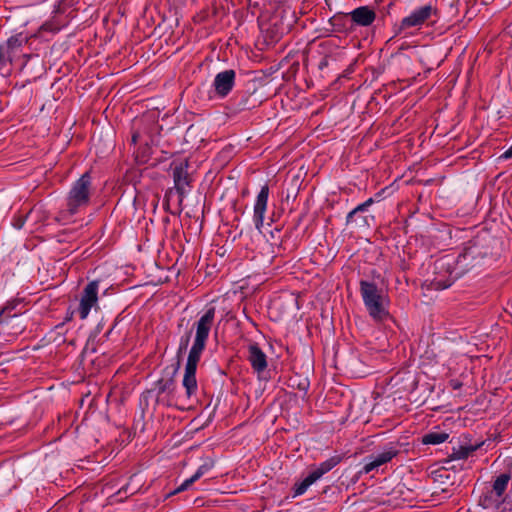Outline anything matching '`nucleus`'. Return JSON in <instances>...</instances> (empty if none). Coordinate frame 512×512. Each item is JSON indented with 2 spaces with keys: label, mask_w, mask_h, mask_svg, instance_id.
Returning a JSON list of instances; mask_svg holds the SVG:
<instances>
[{
  "label": "nucleus",
  "mask_w": 512,
  "mask_h": 512,
  "mask_svg": "<svg viewBox=\"0 0 512 512\" xmlns=\"http://www.w3.org/2000/svg\"><path fill=\"white\" fill-rule=\"evenodd\" d=\"M216 308L209 307L192 325L190 333L195 331L193 344L190 348L182 385L186 390V395L191 397L197 391L198 384L196 380V370L201 355L204 352L210 332L214 326Z\"/></svg>",
  "instance_id": "1"
},
{
  "label": "nucleus",
  "mask_w": 512,
  "mask_h": 512,
  "mask_svg": "<svg viewBox=\"0 0 512 512\" xmlns=\"http://www.w3.org/2000/svg\"><path fill=\"white\" fill-rule=\"evenodd\" d=\"M474 247L464 249L456 259L446 255L435 261V277L431 281V288L435 290H444L450 287L458 278L473 266L472 260L475 258Z\"/></svg>",
  "instance_id": "2"
},
{
  "label": "nucleus",
  "mask_w": 512,
  "mask_h": 512,
  "mask_svg": "<svg viewBox=\"0 0 512 512\" xmlns=\"http://www.w3.org/2000/svg\"><path fill=\"white\" fill-rule=\"evenodd\" d=\"M360 294L369 316L376 322H382L389 317L390 300L387 293L376 283L361 280Z\"/></svg>",
  "instance_id": "3"
},
{
  "label": "nucleus",
  "mask_w": 512,
  "mask_h": 512,
  "mask_svg": "<svg viewBox=\"0 0 512 512\" xmlns=\"http://www.w3.org/2000/svg\"><path fill=\"white\" fill-rule=\"evenodd\" d=\"M92 194V178L89 172H85L77 179L66 197V211L70 215H75L85 209L89 203Z\"/></svg>",
  "instance_id": "4"
},
{
  "label": "nucleus",
  "mask_w": 512,
  "mask_h": 512,
  "mask_svg": "<svg viewBox=\"0 0 512 512\" xmlns=\"http://www.w3.org/2000/svg\"><path fill=\"white\" fill-rule=\"evenodd\" d=\"M188 159L174 160L170 164L174 187L169 188L165 193V202L168 204L174 193L178 196V203L181 206L184 198L192 187L193 178L189 173Z\"/></svg>",
  "instance_id": "5"
},
{
  "label": "nucleus",
  "mask_w": 512,
  "mask_h": 512,
  "mask_svg": "<svg viewBox=\"0 0 512 512\" xmlns=\"http://www.w3.org/2000/svg\"><path fill=\"white\" fill-rule=\"evenodd\" d=\"M400 451L396 445H387L381 451L373 453L363 459V467L359 474H369L378 470L381 466L391 462L399 455Z\"/></svg>",
  "instance_id": "6"
},
{
  "label": "nucleus",
  "mask_w": 512,
  "mask_h": 512,
  "mask_svg": "<svg viewBox=\"0 0 512 512\" xmlns=\"http://www.w3.org/2000/svg\"><path fill=\"white\" fill-rule=\"evenodd\" d=\"M98 288V280L91 281L85 286L79 304V315L81 319L87 318L91 308L96 305L98 301Z\"/></svg>",
  "instance_id": "7"
},
{
  "label": "nucleus",
  "mask_w": 512,
  "mask_h": 512,
  "mask_svg": "<svg viewBox=\"0 0 512 512\" xmlns=\"http://www.w3.org/2000/svg\"><path fill=\"white\" fill-rule=\"evenodd\" d=\"M269 198V186L267 184L263 185L256 196V200L253 207V222L255 224V228L258 231H261L264 225L265 213L267 210Z\"/></svg>",
  "instance_id": "8"
},
{
  "label": "nucleus",
  "mask_w": 512,
  "mask_h": 512,
  "mask_svg": "<svg viewBox=\"0 0 512 512\" xmlns=\"http://www.w3.org/2000/svg\"><path fill=\"white\" fill-rule=\"evenodd\" d=\"M236 73L232 69L219 72L214 79L213 86L216 94L220 97H226L233 89Z\"/></svg>",
  "instance_id": "9"
},
{
  "label": "nucleus",
  "mask_w": 512,
  "mask_h": 512,
  "mask_svg": "<svg viewBox=\"0 0 512 512\" xmlns=\"http://www.w3.org/2000/svg\"><path fill=\"white\" fill-rule=\"evenodd\" d=\"M434 11V7L430 4L414 10L409 16L402 19L400 26L401 29L421 26L427 19L430 18Z\"/></svg>",
  "instance_id": "10"
},
{
  "label": "nucleus",
  "mask_w": 512,
  "mask_h": 512,
  "mask_svg": "<svg viewBox=\"0 0 512 512\" xmlns=\"http://www.w3.org/2000/svg\"><path fill=\"white\" fill-rule=\"evenodd\" d=\"M247 359L255 373L260 376L267 368V356L257 343H251L248 346Z\"/></svg>",
  "instance_id": "11"
},
{
  "label": "nucleus",
  "mask_w": 512,
  "mask_h": 512,
  "mask_svg": "<svg viewBox=\"0 0 512 512\" xmlns=\"http://www.w3.org/2000/svg\"><path fill=\"white\" fill-rule=\"evenodd\" d=\"M12 317H9L7 314L4 316V325L1 326L2 330V338L4 341H10V337H15L18 334L22 333L25 329L24 325L17 322V313H12Z\"/></svg>",
  "instance_id": "12"
},
{
  "label": "nucleus",
  "mask_w": 512,
  "mask_h": 512,
  "mask_svg": "<svg viewBox=\"0 0 512 512\" xmlns=\"http://www.w3.org/2000/svg\"><path fill=\"white\" fill-rule=\"evenodd\" d=\"M352 21L359 26H369L376 19V13L368 6H361L349 13Z\"/></svg>",
  "instance_id": "13"
},
{
  "label": "nucleus",
  "mask_w": 512,
  "mask_h": 512,
  "mask_svg": "<svg viewBox=\"0 0 512 512\" xmlns=\"http://www.w3.org/2000/svg\"><path fill=\"white\" fill-rule=\"evenodd\" d=\"M27 41L28 39L23 37L22 34H17L8 38L4 48V54L9 64L13 63L16 52H18L20 48L27 43Z\"/></svg>",
  "instance_id": "14"
},
{
  "label": "nucleus",
  "mask_w": 512,
  "mask_h": 512,
  "mask_svg": "<svg viewBox=\"0 0 512 512\" xmlns=\"http://www.w3.org/2000/svg\"><path fill=\"white\" fill-rule=\"evenodd\" d=\"M214 466L213 461H206L202 465H200L197 471L190 478L186 479L177 489L173 491L172 494L180 493L186 490L189 486H191L194 482L199 480L203 475L208 473Z\"/></svg>",
  "instance_id": "15"
},
{
  "label": "nucleus",
  "mask_w": 512,
  "mask_h": 512,
  "mask_svg": "<svg viewBox=\"0 0 512 512\" xmlns=\"http://www.w3.org/2000/svg\"><path fill=\"white\" fill-rule=\"evenodd\" d=\"M342 461V456L334 455L324 462L320 463L316 466L310 473L315 477L316 480H319L324 474L331 471L334 467H336Z\"/></svg>",
  "instance_id": "16"
},
{
  "label": "nucleus",
  "mask_w": 512,
  "mask_h": 512,
  "mask_svg": "<svg viewBox=\"0 0 512 512\" xmlns=\"http://www.w3.org/2000/svg\"><path fill=\"white\" fill-rule=\"evenodd\" d=\"M510 480L511 475L509 473H502L497 476L492 485V493H494L497 498H502Z\"/></svg>",
  "instance_id": "17"
},
{
  "label": "nucleus",
  "mask_w": 512,
  "mask_h": 512,
  "mask_svg": "<svg viewBox=\"0 0 512 512\" xmlns=\"http://www.w3.org/2000/svg\"><path fill=\"white\" fill-rule=\"evenodd\" d=\"M482 444L483 443H478L475 445L460 446L458 449L453 450L452 457L457 460L466 459L473 452H475L477 449H479L482 446Z\"/></svg>",
  "instance_id": "18"
},
{
  "label": "nucleus",
  "mask_w": 512,
  "mask_h": 512,
  "mask_svg": "<svg viewBox=\"0 0 512 512\" xmlns=\"http://www.w3.org/2000/svg\"><path fill=\"white\" fill-rule=\"evenodd\" d=\"M315 477L309 473V475L299 483H295L293 486V497H298L304 494L307 489L316 482Z\"/></svg>",
  "instance_id": "19"
},
{
  "label": "nucleus",
  "mask_w": 512,
  "mask_h": 512,
  "mask_svg": "<svg viewBox=\"0 0 512 512\" xmlns=\"http://www.w3.org/2000/svg\"><path fill=\"white\" fill-rule=\"evenodd\" d=\"M449 435L445 432H430L425 434L422 438L423 444H441L448 439Z\"/></svg>",
  "instance_id": "20"
},
{
  "label": "nucleus",
  "mask_w": 512,
  "mask_h": 512,
  "mask_svg": "<svg viewBox=\"0 0 512 512\" xmlns=\"http://www.w3.org/2000/svg\"><path fill=\"white\" fill-rule=\"evenodd\" d=\"M348 15L346 13H337L330 18L329 22L333 26L334 31L342 32L346 29Z\"/></svg>",
  "instance_id": "21"
},
{
  "label": "nucleus",
  "mask_w": 512,
  "mask_h": 512,
  "mask_svg": "<svg viewBox=\"0 0 512 512\" xmlns=\"http://www.w3.org/2000/svg\"><path fill=\"white\" fill-rule=\"evenodd\" d=\"M156 387L158 389V394H162L168 391H171L174 387V379L173 377L169 379H160L156 383Z\"/></svg>",
  "instance_id": "22"
},
{
  "label": "nucleus",
  "mask_w": 512,
  "mask_h": 512,
  "mask_svg": "<svg viewBox=\"0 0 512 512\" xmlns=\"http://www.w3.org/2000/svg\"><path fill=\"white\" fill-rule=\"evenodd\" d=\"M63 26H64L63 24L58 23L56 20H51V21L45 22L41 26V29L43 31H48V32L56 33L58 31H60Z\"/></svg>",
  "instance_id": "23"
},
{
  "label": "nucleus",
  "mask_w": 512,
  "mask_h": 512,
  "mask_svg": "<svg viewBox=\"0 0 512 512\" xmlns=\"http://www.w3.org/2000/svg\"><path fill=\"white\" fill-rule=\"evenodd\" d=\"M368 209L363 203L359 204L357 207H355L352 211H350L347 215L346 222L347 224L352 223L355 221V216L361 212H365Z\"/></svg>",
  "instance_id": "24"
},
{
  "label": "nucleus",
  "mask_w": 512,
  "mask_h": 512,
  "mask_svg": "<svg viewBox=\"0 0 512 512\" xmlns=\"http://www.w3.org/2000/svg\"><path fill=\"white\" fill-rule=\"evenodd\" d=\"M190 332L186 335V337H183L181 338V341H180V345H179V350L178 352H182L183 350H186L187 346H188V343H189V340H190Z\"/></svg>",
  "instance_id": "25"
},
{
  "label": "nucleus",
  "mask_w": 512,
  "mask_h": 512,
  "mask_svg": "<svg viewBox=\"0 0 512 512\" xmlns=\"http://www.w3.org/2000/svg\"><path fill=\"white\" fill-rule=\"evenodd\" d=\"M24 223H25V219L22 216H18L13 219L12 224L16 229H21L24 226Z\"/></svg>",
  "instance_id": "26"
},
{
  "label": "nucleus",
  "mask_w": 512,
  "mask_h": 512,
  "mask_svg": "<svg viewBox=\"0 0 512 512\" xmlns=\"http://www.w3.org/2000/svg\"><path fill=\"white\" fill-rule=\"evenodd\" d=\"M8 63L5 54H4V47L0 46V69L5 66V64Z\"/></svg>",
  "instance_id": "27"
},
{
  "label": "nucleus",
  "mask_w": 512,
  "mask_h": 512,
  "mask_svg": "<svg viewBox=\"0 0 512 512\" xmlns=\"http://www.w3.org/2000/svg\"><path fill=\"white\" fill-rule=\"evenodd\" d=\"M501 158H504V159H511V158H512V145L509 147V149H508V150H506V151L502 154Z\"/></svg>",
  "instance_id": "28"
},
{
  "label": "nucleus",
  "mask_w": 512,
  "mask_h": 512,
  "mask_svg": "<svg viewBox=\"0 0 512 512\" xmlns=\"http://www.w3.org/2000/svg\"><path fill=\"white\" fill-rule=\"evenodd\" d=\"M450 385H451V387H452L454 390L459 389V388H461V387H462V383H461V382H459L458 380H452V381L450 382Z\"/></svg>",
  "instance_id": "29"
},
{
  "label": "nucleus",
  "mask_w": 512,
  "mask_h": 512,
  "mask_svg": "<svg viewBox=\"0 0 512 512\" xmlns=\"http://www.w3.org/2000/svg\"><path fill=\"white\" fill-rule=\"evenodd\" d=\"M373 202H374L373 198H369L368 200H366L365 202H363V204H364L366 207H369Z\"/></svg>",
  "instance_id": "30"
},
{
  "label": "nucleus",
  "mask_w": 512,
  "mask_h": 512,
  "mask_svg": "<svg viewBox=\"0 0 512 512\" xmlns=\"http://www.w3.org/2000/svg\"><path fill=\"white\" fill-rule=\"evenodd\" d=\"M137 139H138V134H137V133H134V134L132 135V142H133V143H136V142H137Z\"/></svg>",
  "instance_id": "31"
},
{
  "label": "nucleus",
  "mask_w": 512,
  "mask_h": 512,
  "mask_svg": "<svg viewBox=\"0 0 512 512\" xmlns=\"http://www.w3.org/2000/svg\"><path fill=\"white\" fill-rule=\"evenodd\" d=\"M483 505H484V507H485V508H488V507H489V505H488V504H486L485 502L483 503Z\"/></svg>",
  "instance_id": "32"
}]
</instances>
